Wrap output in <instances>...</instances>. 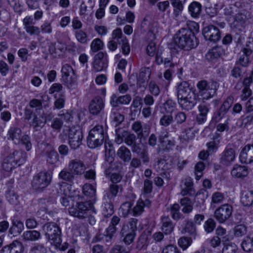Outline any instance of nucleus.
<instances>
[{
    "instance_id": "obj_44",
    "label": "nucleus",
    "mask_w": 253,
    "mask_h": 253,
    "mask_svg": "<svg viewBox=\"0 0 253 253\" xmlns=\"http://www.w3.org/2000/svg\"><path fill=\"white\" fill-rule=\"evenodd\" d=\"M124 137H125L124 142L128 146L132 145V144L136 142V138L135 135L127 131H126Z\"/></svg>"
},
{
    "instance_id": "obj_60",
    "label": "nucleus",
    "mask_w": 253,
    "mask_h": 253,
    "mask_svg": "<svg viewBox=\"0 0 253 253\" xmlns=\"http://www.w3.org/2000/svg\"><path fill=\"white\" fill-rule=\"evenodd\" d=\"M149 90L150 93L155 96L158 95L160 92L159 87L154 81L149 83Z\"/></svg>"
},
{
    "instance_id": "obj_36",
    "label": "nucleus",
    "mask_w": 253,
    "mask_h": 253,
    "mask_svg": "<svg viewBox=\"0 0 253 253\" xmlns=\"http://www.w3.org/2000/svg\"><path fill=\"white\" fill-rule=\"evenodd\" d=\"M221 49L218 47H213L206 54V57L209 60L217 58L221 55Z\"/></svg>"
},
{
    "instance_id": "obj_64",
    "label": "nucleus",
    "mask_w": 253,
    "mask_h": 253,
    "mask_svg": "<svg viewBox=\"0 0 253 253\" xmlns=\"http://www.w3.org/2000/svg\"><path fill=\"white\" fill-rule=\"evenodd\" d=\"M162 253H179V252L176 246L169 245L163 249Z\"/></svg>"
},
{
    "instance_id": "obj_50",
    "label": "nucleus",
    "mask_w": 253,
    "mask_h": 253,
    "mask_svg": "<svg viewBox=\"0 0 253 253\" xmlns=\"http://www.w3.org/2000/svg\"><path fill=\"white\" fill-rule=\"evenodd\" d=\"M192 240L190 238L181 237L178 242V245L183 250L187 249L191 244Z\"/></svg>"
},
{
    "instance_id": "obj_17",
    "label": "nucleus",
    "mask_w": 253,
    "mask_h": 253,
    "mask_svg": "<svg viewBox=\"0 0 253 253\" xmlns=\"http://www.w3.org/2000/svg\"><path fill=\"white\" fill-rule=\"evenodd\" d=\"M235 156V152L233 149H227L221 154L220 162L224 165H229L234 161Z\"/></svg>"
},
{
    "instance_id": "obj_62",
    "label": "nucleus",
    "mask_w": 253,
    "mask_h": 253,
    "mask_svg": "<svg viewBox=\"0 0 253 253\" xmlns=\"http://www.w3.org/2000/svg\"><path fill=\"white\" fill-rule=\"evenodd\" d=\"M25 146L27 151H29L32 148V143L30 141V137L27 135H24L21 138V143Z\"/></svg>"
},
{
    "instance_id": "obj_25",
    "label": "nucleus",
    "mask_w": 253,
    "mask_h": 253,
    "mask_svg": "<svg viewBox=\"0 0 253 253\" xmlns=\"http://www.w3.org/2000/svg\"><path fill=\"white\" fill-rule=\"evenodd\" d=\"M117 155L124 162H129L131 160V152L125 146H122L119 148L117 152Z\"/></svg>"
},
{
    "instance_id": "obj_48",
    "label": "nucleus",
    "mask_w": 253,
    "mask_h": 253,
    "mask_svg": "<svg viewBox=\"0 0 253 253\" xmlns=\"http://www.w3.org/2000/svg\"><path fill=\"white\" fill-rule=\"evenodd\" d=\"M224 199L223 193L219 192H215L212 195L211 203L213 204H219L223 202Z\"/></svg>"
},
{
    "instance_id": "obj_38",
    "label": "nucleus",
    "mask_w": 253,
    "mask_h": 253,
    "mask_svg": "<svg viewBox=\"0 0 253 253\" xmlns=\"http://www.w3.org/2000/svg\"><path fill=\"white\" fill-rule=\"evenodd\" d=\"M75 36L76 40L81 43H87L88 37L86 32L81 30H78L75 32Z\"/></svg>"
},
{
    "instance_id": "obj_10",
    "label": "nucleus",
    "mask_w": 253,
    "mask_h": 253,
    "mask_svg": "<svg viewBox=\"0 0 253 253\" xmlns=\"http://www.w3.org/2000/svg\"><path fill=\"white\" fill-rule=\"evenodd\" d=\"M62 79L66 85L69 87H72L77 82V77L72 67L65 64L62 66L61 69Z\"/></svg>"
},
{
    "instance_id": "obj_4",
    "label": "nucleus",
    "mask_w": 253,
    "mask_h": 253,
    "mask_svg": "<svg viewBox=\"0 0 253 253\" xmlns=\"http://www.w3.org/2000/svg\"><path fill=\"white\" fill-rule=\"evenodd\" d=\"M70 214L79 219H84L95 212L92 203L90 201L77 203L69 209Z\"/></svg>"
},
{
    "instance_id": "obj_61",
    "label": "nucleus",
    "mask_w": 253,
    "mask_h": 253,
    "mask_svg": "<svg viewBox=\"0 0 253 253\" xmlns=\"http://www.w3.org/2000/svg\"><path fill=\"white\" fill-rule=\"evenodd\" d=\"M126 131L123 130L121 131L120 130H117L116 131V138L115 142L118 144H121L125 141V137L124 136L125 135Z\"/></svg>"
},
{
    "instance_id": "obj_16",
    "label": "nucleus",
    "mask_w": 253,
    "mask_h": 253,
    "mask_svg": "<svg viewBox=\"0 0 253 253\" xmlns=\"http://www.w3.org/2000/svg\"><path fill=\"white\" fill-rule=\"evenodd\" d=\"M10 162H12L15 166H20L26 160V154L24 152L15 151L7 157Z\"/></svg>"
},
{
    "instance_id": "obj_55",
    "label": "nucleus",
    "mask_w": 253,
    "mask_h": 253,
    "mask_svg": "<svg viewBox=\"0 0 253 253\" xmlns=\"http://www.w3.org/2000/svg\"><path fill=\"white\" fill-rule=\"evenodd\" d=\"M107 67V64L106 61L94 60L93 63V69L96 72H99L103 70Z\"/></svg>"
},
{
    "instance_id": "obj_8",
    "label": "nucleus",
    "mask_w": 253,
    "mask_h": 253,
    "mask_svg": "<svg viewBox=\"0 0 253 253\" xmlns=\"http://www.w3.org/2000/svg\"><path fill=\"white\" fill-rule=\"evenodd\" d=\"M52 179L51 174L46 171H42L36 175L32 180L33 188L37 191H41L47 187Z\"/></svg>"
},
{
    "instance_id": "obj_28",
    "label": "nucleus",
    "mask_w": 253,
    "mask_h": 253,
    "mask_svg": "<svg viewBox=\"0 0 253 253\" xmlns=\"http://www.w3.org/2000/svg\"><path fill=\"white\" fill-rule=\"evenodd\" d=\"M251 18V13L246 9H242L240 10L234 16L235 20L237 22L240 23L241 24L245 23Z\"/></svg>"
},
{
    "instance_id": "obj_20",
    "label": "nucleus",
    "mask_w": 253,
    "mask_h": 253,
    "mask_svg": "<svg viewBox=\"0 0 253 253\" xmlns=\"http://www.w3.org/2000/svg\"><path fill=\"white\" fill-rule=\"evenodd\" d=\"M57 187V191L60 196H65L68 197H72L73 196L74 191H72V186L66 183L61 182L58 184Z\"/></svg>"
},
{
    "instance_id": "obj_27",
    "label": "nucleus",
    "mask_w": 253,
    "mask_h": 253,
    "mask_svg": "<svg viewBox=\"0 0 253 253\" xmlns=\"http://www.w3.org/2000/svg\"><path fill=\"white\" fill-rule=\"evenodd\" d=\"M241 202L244 206L249 207L253 203V191H245L242 192Z\"/></svg>"
},
{
    "instance_id": "obj_31",
    "label": "nucleus",
    "mask_w": 253,
    "mask_h": 253,
    "mask_svg": "<svg viewBox=\"0 0 253 253\" xmlns=\"http://www.w3.org/2000/svg\"><path fill=\"white\" fill-rule=\"evenodd\" d=\"M168 137V133L161 135L159 137V141L163 149L169 150L174 146V144L173 141L169 140Z\"/></svg>"
},
{
    "instance_id": "obj_14",
    "label": "nucleus",
    "mask_w": 253,
    "mask_h": 253,
    "mask_svg": "<svg viewBox=\"0 0 253 253\" xmlns=\"http://www.w3.org/2000/svg\"><path fill=\"white\" fill-rule=\"evenodd\" d=\"M43 146L44 148L43 151L46 157L47 162L51 165L56 164L59 160V156L57 152L50 144H44Z\"/></svg>"
},
{
    "instance_id": "obj_7",
    "label": "nucleus",
    "mask_w": 253,
    "mask_h": 253,
    "mask_svg": "<svg viewBox=\"0 0 253 253\" xmlns=\"http://www.w3.org/2000/svg\"><path fill=\"white\" fill-rule=\"evenodd\" d=\"M218 86V83L216 82L212 81L209 84L206 80L199 81L197 85L199 92L203 96L204 99L211 97L215 93Z\"/></svg>"
},
{
    "instance_id": "obj_39",
    "label": "nucleus",
    "mask_w": 253,
    "mask_h": 253,
    "mask_svg": "<svg viewBox=\"0 0 253 253\" xmlns=\"http://www.w3.org/2000/svg\"><path fill=\"white\" fill-rule=\"evenodd\" d=\"M205 164L202 162H199L195 166V175L196 179L199 180L203 176V171L205 169Z\"/></svg>"
},
{
    "instance_id": "obj_53",
    "label": "nucleus",
    "mask_w": 253,
    "mask_h": 253,
    "mask_svg": "<svg viewBox=\"0 0 253 253\" xmlns=\"http://www.w3.org/2000/svg\"><path fill=\"white\" fill-rule=\"evenodd\" d=\"M173 117L171 115H165L161 118L160 124L164 126H169L173 122Z\"/></svg>"
},
{
    "instance_id": "obj_2",
    "label": "nucleus",
    "mask_w": 253,
    "mask_h": 253,
    "mask_svg": "<svg viewBox=\"0 0 253 253\" xmlns=\"http://www.w3.org/2000/svg\"><path fill=\"white\" fill-rule=\"evenodd\" d=\"M174 42L179 48L189 50L197 45V42L193 31L186 28L180 29L174 35Z\"/></svg>"
},
{
    "instance_id": "obj_47",
    "label": "nucleus",
    "mask_w": 253,
    "mask_h": 253,
    "mask_svg": "<svg viewBox=\"0 0 253 253\" xmlns=\"http://www.w3.org/2000/svg\"><path fill=\"white\" fill-rule=\"evenodd\" d=\"M152 182L148 179H146L144 182L143 192L141 195V197L145 198V195L150 193L152 190Z\"/></svg>"
},
{
    "instance_id": "obj_58",
    "label": "nucleus",
    "mask_w": 253,
    "mask_h": 253,
    "mask_svg": "<svg viewBox=\"0 0 253 253\" xmlns=\"http://www.w3.org/2000/svg\"><path fill=\"white\" fill-rule=\"evenodd\" d=\"M234 232L236 236H242L246 233L247 228L244 225L240 224L235 227Z\"/></svg>"
},
{
    "instance_id": "obj_19",
    "label": "nucleus",
    "mask_w": 253,
    "mask_h": 253,
    "mask_svg": "<svg viewBox=\"0 0 253 253\" xmlns=\"http://www.w3.org/2000/svg\"><path fill=\"white\" fill-rule=\"evenodd\" d=\"M131 100V97L129 94L120 96V97H117L116 95L114 94L111 97L110 103L112 106L117 107L120 104H128Z\"/></svg>"
},
{
    "instance_id": "obj_40",
    "label": "nucleus",
    "mask_w": 253,
    "mask_h": 253,
    "mask_svg": "<svg viewBox=\"0 0 253 253\" xmlns=\"http://www.w3.org/2000/svg\"><path fill=\"white\" fill-rule=\"evenodd\" d=\"M104 44L103 42L99 39H94L90 44V49L92 52H96L102 49Z\"/></svg>"
},
{
    "instance_id": "obj_13",
    "label": "nucleus",
    "mask_w": 253,
    "mask_h": 253,
    "mask_svg": "<svg viewBox=\"0 0 253 253\" xmlns=\"http://www.w3.org/2000/svg\"><path fill=\"white\" fill-rule=\"evenodd\" d=\"M68 169L72 171L74 175H82L86 169V166L84 163L79 159L71 160L68 164Z\"/></svg>"
},
{
    "instance_id": "obj_56",
    "label": "nucleus",
    "mask_w": 253,
    "mask_h": 253,
    "mask_svg": "<svg viewBox=\"0 0 253 253\" xmlns=\"http://www.w3.org/2000/svg\"><path fill=\"white\" fill-rule=\"evenodd\" d=\"M237 246L234 243H230L226 244L223 249L222 253H236Z\"/></svg>"
},
{
    "instance_id": "obj_43",
    "label": "nucleus",
    "mask_w": 253,
    "mask_h": 253,
    "mask_svg": "<svg viewBox=\"0 0 253 253\" xmlns=\"http://www.w3.org/2000/svg\"><path fill=\"white\" fill-rule=\"evenodd\" d=\"M132 204L130 202L123 203L120 209V212L124 217H126L130 212Z\"/></svg>"
},
{
    "instance_id": "obj_30",
    "label": "nucleus",
    "mask_w": 253,
    "mask_h": 253,
    "mask_svg": "<svg viewBox=\"0 0 253 253\" xmlns=\"http://www.w3.org/2000/svg\"><path fill=\"white\" fill-rule=\"evenodd\" d=\"M242 247L246 252H251L253 250V232L246 237L243 240Z\"/></svg>"
},
{
    "instance_id": "obj_34",
    "label": "nucleus",
    "mask_w": 253,
    "mask_h": 253,
    "mask_svg": "<svg viewBox=\"0 0 253 253\" xmlns=\"http://www.w3.org/2000/svg\"><path fill=\"white\" fill-rule=\"evenodd\" d=\"M45 122L46 120L43 117L34 116L32 121L30 122V125L35 129H37V128L39 127H42Z\"/></svg>"
},
{
    "instance_id": "obj_9",
    "label": "nucleus",
    "mask_w": 253,
    "mask_h": 253,
    "mask_svg": "<svg viewBox=\"0 0 253 253\" xmlns=\"http://www.w3.org/2000/svg\"><path fill=\"white\" fill-rule=\"evenodd\" d=\"M232 212V206L229 204H224L215 210L214 216L218 222L223 223L231 217Z\"/></svg>"
},
{
    "instance_id": "obj_52",
    "label": "nucleus",
    "mask_w": 253,
    "mask_h": 253,
    "mask_svg": "<svg viewBox=\"0 0 253 253\" xmlns=\"http://www.w3.org/2000/svg\"><path fill=\"white\" fill-rule=\"evenodd\" d=\"M179 208V206L177 204H173L170 208L172 217L175 220H178L180 218Z\"/></svg>"
},
{
    "instance_id": "obj_26",
    "label": "nucleus",
    "mask_w": 253,
    "mask_h": 253,
    "mask_svg": "<svg viewBox=\"0 0 253 253\" xmlns=\"http://www.w3.org/2000/svg\"><path fill=\"white\" fill-rule=\"evenodd\" d=\"M162 230L166 235L170 234L173 230L174 226L168 216H163L162 218Z\"/></svg>"
},
{
    "instance_id": "obj_23",
    "label": "nucleus",
    "mask_w": 253,
    "mask_h": 253,
    "mask_svg": "<svg viewBox=\"0 0 253 253\" xmlns=\"http://www.w3.org/2000/svg\"><path fill=\"white\" fill-rule=\"evenodd\" d=\"M65 49V45L60 42H58L50 45L49 51L53 56L56 57L60 56Z\"/></svg>"
},
{
    "instance_id": "obj_22",
    "label": "nucleus",
    "mask_w": 253,
    "mask_h": 253,
    "mask_svg": "<svg viewBox=\"0 0 253 253\" xmlns=\"http://www.w3.org/2000/svg\"><path fill=\"white\" fill-rule=\"evenodd\" d=\"M231 173L234 177L243 178L248 174V170L246 166L236 165L233 168Z\"/></svg>"
},
{
    "instance_id": "obj_49",
    "label": "nucleus",
    "mask_w": 253,
    "mask_h": 253,
    "mask_svg": "<svg viewBox=\"0 0 253 253\" xmlns=\"http://www.w3.org/2000/svg\"><path fill=\"white\" fill-rule=\"evenodd\" d=\"M142 198H143L141 197V199L137 201L136 206L133 209L134 215H140L143 211L144 205L143 204Z\"/></svg>"
},
{
    "instance_id": "obj_6",
    "label": "nucleus",
    "mask_w": 253,
    "mask_h": 253,
    "mask_svg": "<svg viewBox=\"0 0 253 253\" xmlns=\"http://www.w3.org/2000/svg\"><path fill=\"white\" fill-rule=\"evenodd\" d=\"M65 134L68 137L69 144L73 149L79 148L82 143L83 135L79 126L67 127L64 130Z\"/></svg>"
},
{
    "instance_id": "obj_41",
    "label": "nucleus",
    "mask_w": 253,
    "mask_h": 253,
    "mask_svg": "<svg viewBox=\"0 0 253 253\" xmlns=\"http://www.w3.org/2000/svg\"><path fill=\"white\" fill-rule=\"evenodd\" d=\"M83 191L85 195L90 197H93L96 193L95 189L90 184H84L83 187Z\"/></svg>"
},
{
    "instance_id": "obj_1",
    "label": "nucleus",
    "mask_w": 253,
    "mask_h": 253,
    "mask_svg": "<svg viewBox=\"0 0 253 253\" xmlns=\"http://www.w3.org/2000/svg\"><path fill=\"white\" fill-rule=\"evenodd\" d=\"M178 103L182 109L191 110L196 105V95L186 82L181 83L177 88Z\"/></svg>"
},
{
    "instance_id": "obj_45",
    "label": "nucleus",
    "mask_w": 253,
    "mask_h": 253,
    "mask_svg": "<svg viewBox=\"0 0 253 253\" xmlns=\"http://www.w3.org/2000/svg\"><path fill=\"white\" fill-rule=\"evenodd\" d=\"M176 103L172 100H168L164 104L163 107L168 113H172L176 107Z\"/></svg>"
},
{
    "instance_id": "obj_51",
    "label": "nucleus",
    "mask_w": 253,
    "mask_h": 253,
    "mask_svg": "<svg viewBox=\"0 0 253 253\" xmlns=\"http://www.w3.org/2000/svg\"><path fill=\"white\" fill-rule=\"evenodd\" d=\"M29 253H46V249L43 245L37 244L31 248Z\"/></svg>"
},
{
    "instance_id": "obj_15",
    "label": "nucleus",
    "mask_w": 253,
    "mask_h": 253,
    "mask_svg": "<svg viewBox=\"0 0 253 253\" xmlns=\"http://www.w3.org/2000/svg\"><path fill=\"white\" fill-rule=\"evenodd\" d=\"M240 159L242 163L251 164L253 162V144L244 146L240 153Z\"/></svg>"
},
{
    "instance_id": "obj_59",
    "label": "nucleus",
    "mask_w": 253,
    "mask_h": 253,
    "mask_svg": "<svg viewBox=\"0 0 253 253\" xmlns=\"http://www.w3.org/2000/svg\"><path fill=\"white\" fill-rule=\"evenodd\" d=\"M132 129L137 134L138 137L142 136V126L140 122H135L132 125Z\"/></svg>"
},
{
    "instance_id": "obj_63",
    "label": "nucleus",
    "mask_w": 253,
    "mask_h": 253,
    "mask_svg": "<svg viewBox=\"0 0 253 253\" xmlns=\"http://www.w3.org/2000/svg\"><path fill=\"white\" fill-rule=\"evenodd\" d=\"M15 166V164L10 162V160L7 157L4 159L2 165L3 169L7 171L11 170Z\"/></svg>"
},
{
    "instance_id": "obj_35",
    "label": "nucleus",
    "mask_w": 253,
    "mask_h": 253,
    "mask_svg": "<svg viewBox=\"0 0 253 253\" xmlns=\"http://www.w3.org/2000/svg\"><path fill=\"white\" fill-rule=\"evenodd\" d=\"M59 177L62 180L71 181L74 178V174L72 171H70L69 169H64L62 170L59 173Z\"/></svg>"
},
{
    "instance_id": "obj_32",
    "label": "nucleus",
    "mask_w": 253,
    "mask_h": 253,
    "mask_svg": "<svg viewBox=\"0 0 253 253\" xmlns=\"http://www.w3.org/2000/svg\"><path fill=\"white\" fill-rule=\"evenodd\" d=\"M154 168L158 171L170 169V165L169 162H168V159L158 158L154 164Z\"/></svg>"
},
{
    "instance_id": "obj_5",
    "label": "nucleus",
    "mask_w": 253,
    "mask_h": 253,
    "mask_svg": "<svg viewBox=\"0 0 253 253\" xmlns=\"http://www.w3.org/2000/svg\"><path fill=\"white\" fill-rule=\"evenodd\" d=\"M42 229L46 238L51 241L54 246L59 247V244L62 242L59 226L54 222H47L43 225Z\"/></svg>"
},
{
    "instance_id": "obj_42",
    "label": "nucleus",
    "mask_w": 253,
    "mask_h": 253,
    "mask_svg": "<svg viewBox=\"0 0 253 253\" xmlns=\"http://www.w3.org/2000/svg\"><path fill=\"white\" fill-rule=\"evenodd\" d=\"M123 190L122 185L116 183H111L109 185V191L110 194L113 197H116L119 192Z\"/></svg>"
},
{
    "instance_id": "obj_54",
    "label": "nucleus",
    "mask_w": 253,
    "mask_h": 253,
    "mask_svg": "<svg viewBox=\"0 0 253 253\" xmlns=\"http://www.w3.org/2000/svg\"><path fill=\"white\" fill-rule=\"evenodd\" d=\"M6 196L10 204L17 205L18 203V196L14 191H9Z\"/></svg>"
},
{
    "instance_id": "obj_3",
    "label": "nucleus",
    "mask_w": 253,
    "mask_h": 253,
    "mask_svg": "<svg viewBox=\"0 0 253 253\" xmlns=\"http://www.w3.org/2000/svg\"><path fill=\"white\" fill-rule=\"evenodd\" d=\"M107 136L106 129L101 125H97L89 132L87 144L90 148H95L101 145Z\"/></svg>"
},
{
    "instance_id": "obj_57",
    "label": "nucleus",
    "mask_w": 253,
    "mask_h": 253,
    "mask_svg": "<svg viewBox=\"0 0 253 253\" xmlns=\"http://www.w3.org/2000/svg\"><path fill=\"white\" fill-rule=\"evenodd\" d=\"M185 232L188 233L190 235L195 236L196 234V226L192 222H187L185 228Z\"/></svg>"
},
{
    "instance_id": "obj_24",
    "label": "nucleus",
    "mask_w": 253,
    "mask_h": 253,
    "mask_svg": "<svg viewBox=\"0 0 253 253\" xmlns=\"http://www.w3.org/2000/svg\"><path fill=\"white\" fill-rule=\"evenodd\" d=\"M22 237L25 241H36L41 238V234L37 230H29L24 232Z\"/></svg>"
},
{
    "instance_id": "obj_11",
    "label": "nucleus",
    "mask_w": 253,
    "mask_h": 253,
    "mask_svg": "<svg viewBox=\"0 0 253 253\" xmlns=\"http://www.w3.org/2000/svg\"><path fill=\"white\" fill-rule=\"evenodd\" d=\"M203 34L206 40L215 42L221 38V34L218 28L212 25L205 27L203 29Z\"/></svg>"
},
{
    "instance_id": "obj_46",
    "label": "nucleus",
    "mask_w": 253,
    "mask_h": 253,
    "mask_svg": "<svg viewBox=\"0 0 253 253\" xmlns=\"http://www.w3.org/2000/svg\"><path fill=\"white\" fill-rule=\"evenodd\" d=\"M215 222L213 219L210 218L204 224V228L205 231L209 233L212 232L215 227Z\"/></svg>"
},
{
    "instance_id": "obj_12",
    "label": "nucleus",
    "mask_w": 253,
    "mask_h": 253,
    "mask_svg": "<svg viewBox=\"0 0 253 253\" xmlns=\"http://www.w3.org/2000/svg\"><path fill=\"white\" fill-rule=\"evenodd\" d=\"M104 108V102L100 96L93 98L88 106V110L93 115H98Z\"/></svg>"
},
{
    "instance_id": "obj_29",
    "label": "nucleus",
    "mask_w": 253,
    "mask_h": 253,
    "mask_svg": "<svg viewBox=\"0 0 253 253\" xmlns=\"http://www.w3.org/2000/svg\"><path fill=\"white\" fill-rule=\"evenodd\" d=\"M201 4L198 2H192L188 7L189 11L193 18L198 17L201 12Z\"/></svg>"
},
{
    "instance_id": "obj_21",
    "label": "nucleus",
    "mask_w": 253,
    "mask_h": 253,
    "mask_svg": "<svg viewBox=\"0 0 253 253\" xmlns=\"http://www.w3.org/2000/svg\"><path fill=\"white\" fill-rule=\"evenodd\" d=\"M23 251L22 243L18 241H14L9 246L4 247L2 253H22Z\"/></svg>"
},
{
    "instance_id": "obj_18",
    "label": "nucleus",
    "mask_w": 253,
    "mask_h": 253,
    "mask_svg": "<svg viewBox=\"0 0 253 253\" xmlns=\"http://www.w3.org/2000/svg\"><path fill=\"white\" fill-rule=\"evenodd\" d=\"M8 139L11 140L15 144H20L22 137V131L20 128L11 127L7 132Z\"/></svg>"
},
{
    "instance_id": "obj_37",
    "label": "nucleus",
    "mask_w": 253,
    "mask_h": 253,
    "mask_svg": "<svg viewBox=\"0 0 253 253\" xmlns=\"http://www.w3.org/2000/svg\"><path fill=\"white\" fill-rule=\"evenodd\" d=\"M102 213L105 217L111 215L114 212V206L110 201H106L104 203L102 208Z\"/></svg>"
},
{
    "instance_id": "obj_33",
    "label": "nucleus",
    "mask_w": 253,
    "mask_h": 253,
    "mask_svg": "<svg viewBox=\"0 0 253 253\" xmlns=\"http://www.w3.org/2000/svg\"><path fill=\"white\" fill-rule=\"evenodd\" d=\"M24 229L23 223L17 219L12 220V225L10 228L11 233L20 234Z\"/></svg>"
}]
</instances>
